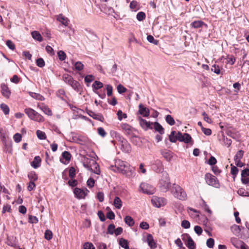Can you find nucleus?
I'll return each mask as SVG.
<instances>
[{
  "instance_id": "nucleus-26",
  "label": "nucleus",
  "mask_w": 249,
  "mask_h": 249,
  "mask_svg": "<svg viewBox=\"0 0 249 249\" xmlns=\"http://www.w3.org/2000/svg\"><path fill=\"white\" fill-rule=\"evenodd\" d=\"M111 135L112 137H114L115 138V139L117 140L118 142H119L120 143L122 142V141H123V140H125V139H124L120 134L118 133L116 131H111Z\"/></svg>"
},
{
  "instance_id": "nucleus-21",
  "label": "nucleus",
  "mask_w": 249,
  "mask_h": 249,
  "mask_svg": "<svg viewBox=\"0 0 249 249\" xmlns=\"http://www.w3.org/2000/svg\"><path fill=\"white\" fill-rule=\"evenodd\" d=\"M153 128L158 132L160 135L164 133V129L163 127L158 122H155L153 123Z\"/></svg>"
},
{
  "instance_id": "nucleus-58",
  "label": "nucleus",
  "mask_w": 249,
  "mask_h": 249,
  "mask_svg": "<svg viewBox=\"0 0 249 249\" xmlns=\"http://www.w3.org/2000/svg\"><path fill=\"white\" fill-rule=\"evenodd\" d=\"M211 70L212 71L217 74H219L220 72L219 67L216 65H213V66H212Z\"/></svg>"
},
{
  "instance_id": "nucleus-51",
  "label": "nucleus",
  "mask_w": 249,
  "mask_h": 249,
  "mask_svg": "<svg viewBox=\"0 0 249 249\" xmlns=\"http://www.w3.org/2000/svg\"><path fill=\"white\" fill-rule=\"evenodd\" d=\"M115 227L114 224H110L107 227V233L110 234H113L115 232Z\"/></svg>"
},
{
  "instance_id": "nucleus-40",
  "label": "nucleus",
  "mask_w": 249,
  "mask_h": 249,
  "mask_svg": "<svg viewBox=\"0 0 249 249\" xmlns=\"http://www.w3.org/2000/svg\"><path fill=\"white\" fill-rule=\"evenodd\" d=\"M165 120L170 125H173L175 123L174 118L170 115H167L166 116Z\"/></svg>"
},
{
  "instance_id": "nucleus-59",
  "label": "nucleus",
  "mask_w": 249,
  "mask_h": 249,
  "mask_svg": "<svg viewBox=\"0 0 249 249\" xmlns=\"http://www.w3.org/2000/svg\"><path fill=\"white\" fill-rule=\"evenodd\" d=\"M106 87L107 91V95L110 96L112 93V87L110 85H107Z\"/></svg>"
},
{
  "instance_id": "nucleus-53",
  "label": "nucleus",
  "mask_w": 249,
  "mask_h": 249,
  "mask_svg": "<svg viewBox=\"0 0 249 249\" xmlns=\"http://www.w3.org/2000/svg\"><path fill=\"white\" fill-rule=\"evenodd\" d=\"M117 91L120 94H122L126 91V89L121 84H119L117 87Z\"/></svg>"
},
{
  "instance_id": "nucleus-57",
  "label": "nucleus",
  "mask_w": 249,
  "mask_h": 249,
  "mask_svg": "<svg viewBox=\"0 0 249 249\" xmlns=\"http://www.w3.org/2000/svg\"><path fill=\"white\" fill-rule=\"evenodd\" d=\"M7 46L11 50H14L15 49L14 43L10 40H8L6 42Z\"/></svg>"
},
{
  "instance_id": "nucleus-2",
  "label": "nucleus",
  "mask_w": 249,
  "mask_h": 249,
  "mask_svg": "<svg viewBox=\"0 0 249 249\" xmlns=\"http://www.w3.org/2000/svg\"><path fill=\"white\" fill-rule=\"evenodd\" d=\"M171 193L175 197L181 200H185L187 195L184 190L178 185L173 184L171 189Z\"/></svg>"
},
{
  "instance_id": "nucleus-5",
  "label": "nucleus",
  "mask_w": 249,
  "mask_h": 249,
  "mask_svg": "<svg viewBox=\"0 0 249 249\" xmlns=\"http://www.w3.org/2000/svg\"><path fill=\"white\" fill-rule=\"evenodd\" d=\"M205 179L206 183L209 185L214 187L215 188H218L219 187V183L217 178L210 173H207L205 175Z\"/></svg>"
},
{
  "instance_id": "nucleus-22",
  "label": "nucleus",
  "mask_w": 249,
  "mask_h": 249,
  "mask_svg": "<svg viewBox=\"0 0 249 249\" xmlns=\"http://www.w3.org/2000/svg\"><path fill=\"white\" fill-rule=\"evenodd\" d=\"M187 212L189 214L194 218L199 217V212L191 207L187 208Z\"/></svg>"
},
{
  "instance_id": "nucleus-29",
  "label": "nucleus",
  "mask_w": 249,
  "mask_h": 249,
  "mask_svg": "<svg viewBox=\"0 0 249 249\" xmlns=\"http://www.w3.org/2000/svg\"><path fill=\"white\" fill-rule=\"evenodd\" d=\"M161 154L167 161H170L172 158V153L170 151H163Z\"/></svg>"
},
{
  "instance_id": "nucleus-12",
  "label": "nucleus",
  "mask_w": 249,
  "mask_h": 249,
  "mask_svg": "<svg viewBox=\"0 0 249 249\" xmlns=\"http://www.w3.org/2000/svg\"><path fill=\"white\" fill-rule=\"evenodd\" d=\"M138 120L140 125L144 130H147L148 129H153V123L148 122L146 120L142 119L141 117H139L138 118Z\"/></svg>"
},
{
  "instance_id": "nucleus-39",
  "label": "nucleus",
  "mask_w": 249,
  "mask_h": 249,
  "mask_svg": "<svg viewBox=\"0 0 249 249\" xmlns=\"http://www.w3.org/2000/svg\"><path fill=\"white\" fill-rule=\"evenodd\" d=\"M63 79L66 83L69 84L71 82L73 78L68 74H64L63 75Z\"/></svg>"
},
{
  "instance_id": "nucleus-37",
  "label": "nucleus",
  "mask_w": 249,
  "mask_h": 249,
  "mask_svg": "<svg viewBox=\"0 0 249 249\" xmlns=\"http://www.w3.org/2000/svg\"><path fill=\"white\" fill-rule=\"evenodd\" d=\"M90 171H91L93 172L94 173L99 175L100 171L99 169V166L97 163V166H96L94 164H91V170H89Z\"/></svg>"
},
{
  "instance_id": "nucleus-9",
  "label": "nucleus",
  "mask_w": 249,
  "mask_h": 249,
  "mask_svg": "<svg viewBox=\"0 0 249 249\" xmlns=\"http://www.w3.org/2000/svg\"><path fill=\"white\" fill-rule=\"evenodd\" d=\"M89 193V191L85 188L84 189H81L78 188H75L73 190V193L76 198L78 199H84L85 196Z\"/></svg>"
},
{
  "instance_id": "nucleus-43",
  "label": "nucleus",
  "mask_w": 249,
  "mask_h": 249,
  "mask_svg": "<svg viewBox=\"0 0 249 249\" xmlns=\"http://www.w3.org/2000/svg\"><path fill=\"white\" fill-rule=\"evenodd\" d=\"M62 157L66 160L67 163L70 160L71 158V155L70 152L68 151H64L62 154Z\"/></svg>"
},
{
  "instance_id": "nucleus-54",
  "label": "nucleus",
  "mask_w": 249,
  "mask_h": 249,
  "mask_svg": "<svg viewBox=\"0 0 249 249\" xmlns=\"http://www.w3.org/2000/svg\"><path fill=\"white\" fill-rule=\"evenodd\" d=\"M36 63L37 66L40 68H42L45 66V62L41 58H38L36 60Z\"/></svg>"
},
{
  "instance_id": "nucleus-42",
  "label": "nucleus",
  "mask_w": 249,
  "mask_h": 249,
  "mask_svg": "<svg viewBox=\"0 0 249 249\" xmlns=\"http://www.w3.org/2000/svg\"><path fill=\"white\" fill-rule=\"evenodd\" d=\"M36 135L39 139H40V140L46 139V134H45V132H44L41 130H37L36 132Z\"/></svg>"
},
{
  "instance_id": "nucleus-23",
  "label": "nucleus",
  "mask_w": 249,
  "mask_h": 249,
  "mask_svg": "<svg viewBox=\"0 0 249 249\" xmlns=\"http://www.w3.org/2000/svg\"><path fill=\"white\" fill-rule=\"evenodd\" d=\"M70 85L74 90L77 91H79L81 89L80 83L74 80L73 79L71 80V82L69 84Z\"/></svg>"
},
{
  "instance_id": "nucleus-6",
  "label": "nucleus",
  "mask_w": 249,
  "mask_h": 249,
  "mask_svg": "<svg viewBox=\"0 0 249 249\" xmlns=\"http://www.w3.org/2000/svg\"><path fill=\"white\" fill-rule=\"evenodd\" d=\"M142 192L148 195L153 194L156 191L155 188L152 185L147 183H142L140 185Z\"/></svg>"
},
{
  "instance_id": "nucleus-55",
  "label": "nucleus",
  "mask_w": 249,
  "mask_h": 249,
  "mask_svg": "<svg viewBox=\"0 0 249 249\" xmlns=\"http://www.w3.org/2000/svg\"><path fill=\"white\" fill-rule=\"evenodd\" d=\"M207 246L209 248H213L214 245V241L213 238H209L207 241Z\"/></svg>"
},
{
  "instance_id": "nucleus-47",
  "label": "nucleus",
  "mask_w": 249,
  "mask_h": 249,
  "mask_svg": "<svg viewBox=\"0 0 249 249\" xmlns=\"http://www.w3.org/2000/svg\"><path fill=\"white\" fill-rule=\"evenodd\" d=\"M183 140L182 142L185 143H188L191 142L192 138L191 136L188 133H184L183 134Z\"/></svg>"
},
{
  "instance_id": "nucleus-48",
  "label": "nucleus",
  "mask_w": 249,
  "mask_h": 249,
  "mask_svg": "<svg viewBox=\"0 0 249 249\" xmlns=\"http://www.w3.org/2000/svg\"><path fill=\"white\" fill-rule=\"evenodd\" d=\"M147 40L150 43L155 45H158L159 41L155 39L154 37L151 35H148L147 36Z\"/></svg>"
},
{
  "instance_id": "nucleus-46",
  "label": "nucleus",
  "mask_w": 249,
  "mask_h": 249,
  "mask_svg": "<svg viewBox=\"0 0 249 249\" xmlns=\"http://www.w3.org/2000/svg\"><path fill=\"white\" fill-rule=\"evenodd\" d=\"M117 116H118V119L121 121L123 118L125 119L127 118V115L126 113H124L122 112V110H119L117 112Z\"/></svg>"
},
{
  "instance_id": "nucleus-36",
  "label": "nucleus",
  "mask_w": 249,
  "mask_h": 249,
  "mask_svg": "<svg viewBox=\"0 0 249 249\" xmlns=\"http://www.w3.org/2000/svg\"><path fill=\"white\" fill-rule=\"evenodd\" d=\"M28 177L30 180V181H35L37 179V175L36 174L35 171L30 172L28 175Z\"/></svg>"
},
{
  "instance_id": "nucleus-24",
  "label": "nucleus",
  "mask_w": 249,
  "mask_h": 249,
  "mask_svg": "<svg viewBox=\"0 0 249 249\" xmlns=\"http://www.w3.org/2000/svg\"><path fill=\"white\" fill-rule=\"evenodd\" d=\"M113 205L117 209H120L121 208L122 206V202L119 197L116 196L115 197L113 201Z\"/></svg>"
},
{
  "instance_id": "nucleus-18",
  "label": "nucleus",
  "mask_w": 249,
  "mask_h": 249,
  "mask_svg": "<svg viewBox=\"0 0 249 249\" xmlns=\"http://www.w3.org/2000/svg\"><path fill=\"white\" fill-rule=\"evenodd\" d=\"M56 19L65 26H67L70 22V20L62 14H59L57 16Z\"/></svg>"
},
{
  "instance_id": "nucleus-34",
  "label": "nucleus",
  "mask_w": 249,
  "mask_h": 249,
  "mask_svg": "<svg viewBox=\"0 0 249 249\" xmlns=\"http://www.w3.org/2000/svg\"><path fill=\"white\" fill-rule=\"evenodd\" d=\"M204 23L201 20L195 21L191 24L192 27L194 28H199L202 26Z\"/></svg>"
},
{
  "instance_id": "nucleus-27",
  "label": "nucleus",
  "mask_w": 249,
  "mask_h": 249,
  "mask_svg": "<svg viewBox=\"0 0 249 249\" xmlns=\"http://www.w3.org/2000/svg\"><path fill=\"white\" fill-rule=\"evenodd\" d=\"M124 221L125 223L130 227L133 226L135 223L134 219L129 215H127L124 217Z\"/></svg>"
},
{
  "instance_id": "nucleus-64",
  "label": "nucleus",
  "mask_w": 249,
  "mask_h": 249,
  "mask_svg": "<svg viewBox=\"0 0 249 249\" xmlns=\"http://www.w3.org/2000/svg\"><path fill=\"white\" fill-rule=\"evenodd\" d=\"M84 249H95L92 243L87 242L84 245Z\"/></svg>"
},
{
  "instance_id": "nucleus-38",
  "label": "nucleus",
  "mask_w": 249,
  "mask_h": 249,
  "mask_svg": "<svg viewBox=\"0 0 249 249\" xmlns=\"http://www.w3.org/2000/svg\"><path fill=\"white\" fill-rule=\"evenodd\" d=\"M40 108L42 110V111L46 115L48 116L52 115V111L48 107L46 106H43L41 107H40Z\"/></svg>"
},
{
  "instance_id": "nucleus-49",
  "label": "nucleus",
  "mask_w": 249,
  "mask_h": 249,
  "mask_svg": "<svg viewBox=\"0 0 249 249\" xmlns=\"http://www.w3.org/2000/svg\"><path fill=\"white\" fill-rule=\"evenodd\" d=\"M145 14L143 12H139L137 15V19L139 21H142L145 18Z\"/></svg>"
},
{
  "instance_id": "nucleus-20",
  "label": "nucleus",
  "mask_w": 249,
  "mask_h": 249,
  "mask_svg": "<svg viewBox=\"0 0 249 249\" xmlns=\"http://www.w3.org/2000/svg\"><path fill=\"white\" fill-rule=\"evenodd\" d=\"M41 160L39 156H36L34 160L31 162V166L35 169L37 168L41 165Z\"/></svg>"
},
{
  "instance_id": "nucleus-31",
  "label": "nucleus",
  "mask_w": 249,
  "mask_h": 249,
  "mask_svg": "<svg viewBox=\"0 0 249 249\" xmlns=\"http://www.w3.org/2000/svg\"><path fill=\"white\" fill-rule=\"evenodd\" d=\"M57 97L60 98L62 100H65V98L66 97V95L65 94V91L63 89H60L58 90L56 93Z\"/></svg>"
},
{
  "instance_id": "nucleus-41",
  "label": "nucleus",
  "mask_w": 249,
  "mask_h": 249,
  "mask_svg": "<svg viewBox=\"0 0 249 249\" xmlns=\"http://www.w3.org/2000/svg\"><path fill=\"white\" fill-rule=\"evenodd\" d=\"M231 231L234 233H239L242 229V227L239 226L234 225L231 228Z\"/></svg>"
},
{
  "instance_id": "nucleus-28",
  "label": "nucleus",
  "mask_w": 249,
  "mask_h": 249,
  "mask_svg": "<svg viewBox=\"0 0 249 249\" xmlns=\"http://www.w3.org/2000/svg\"><path fill=\"white\" fill-rule=\"evenodd\" d=\"M31 35L34 39L36 40L39 42L42 41V37L38 32L34 31L32 32Z\"/></svg>"
},
{
  "instance_id": "nucleus-15",
  "label": "nucleus",
  "mask_w": 249,
  "mask_h": 249,
  "mask_svg": "<svg viewBox=\"0 0 249 249\" xmlns=\"http://www.w3.org/2000/svg\"><path fill=\"white\" fill-rule=\"evenodd\" d=\"M0 87L2 95L6 98H9L11 95V91L8 87L4 84H1Z\"/></svg>"
},
{
  "instance_id": "nucleus-45",
  "label": "nucleus",
  "mask_w": 249,
  "mask_h": 249,
  "mask_svg": "<svg viewBox=\"0 0 249 249\" xmlns=\"http://www.w3.org/2000/svg\"><path fill=\"white\" fill-rule=\"evenodd\" d=\"M0 108L5 115H7L9 113V108L7 105L5 104H1L0 105Z\"/></svg>"
},
{
  "instance_id": "nucleus-50",
  "label": "nucleus",
  "mask_w": 249,
  "mask_h": 249,
  "mask_svg": "<svg viewBox=\"0 0 249 249\" xmlns=\"http://www.w3.org/2000/svg\"><path fill=\"white\" fill-rule=\"evenodd\" d=\"M74 67L76 70L80 71L84 68V65L80 61L76 62L74 64Z\"/></svg>"
},
{
  "instance_id": "nucleus-14",
  "label": "nucleus",
  "mask_w": 249,
  "mask_h": 249,
  "mask_svg": "<svg viewBox=\"0 0 249 249\" xmlns=\"http://www.w3.org/2000/svg\"><path fill=\"white\" fill-rule=\"evenodd\" d=\"M121 144V148L123 151L129 153L131 150L130 144L128 142L126 139L122 141Z\"/></svg>"
},
{
  "instance_id": "nucleus-16",
  "label": "nucleus",
  "mask_w": 249,
  "mask_h": 249,
  "mask_svg": "<svg viewBox=\"0 0 249 249\" xmlns=\"http://www.w3.org/2000/svg\"><path fill=\"white\" fill-rule=\"evenodd\" d=\"M146 241L148 246L151 249H155L157 248L156 243L153 239L152 235L150 234H148L147 235Z\"/></svg>"
},
{
  "instance_id": "nucleus-17",
  "label": "nucleus",
  "mask_w": 249,
  "mask_h": 249,
  "mask_svg": "<svg viewBox=\"0 0 249 249\" xmlns=\"http://www.w3.org/2000/svg\"><path fill=\"white\" fill-rule=\"evenodd\" d=\"M139 112L140 114L145 117L149 116L150 112L148 108L144 107L142 104L139 105Z\"/></svg>"
},
{
  "instance_id": "nucleus-8",
  "label": "nucleus",
  "mask_w": 249,
  "mask_h": 249,
  "mask_svg": "<svg viewBox=\"0 0 249 249\" xmlns=\"http://www.w3.org/2000/svg\"><path fill=\"white\" fill-rule=\"evenodd\" d=\"M120 127L126 135L132 137L134 136L135 129L128 124H121L120 125Z\"/></svg>"
},
{
  "instance_id": "nucleus-4",
  "label": "nucleus",
  "mask_w": 249,
  "mask_h": 249,
  "mask_svg": "<svg viewBox=\"0 0 249 249\" xmlns=\"http://www.w3.org/2000/svg\"><path fill=\"white\" fill-rule=\"evenodd\" d=\"M25 113L32 120L41 122L44 121L43 117L38 112L31 108H26L24 110Z\"/></svg>"
},
{
  "instance_id": "nucleus-13",
  "label": "nucleus",
  "mask_w": 249,
  "mask_h": 249,
  "mask_svg": "<svg viewBox=\"0 0 249 249\" xmlns=\"http://www.w3.org/2000/svg\"><path fill=\"white\" fill-rule=\"evenodd\" d=\"M231 241L232 244L236 248L244 249L246 248V244L237 238H231Z\"/></svg>"
},
{
  "instance_id": "nucleus-33",
  "label": "nucleus",
  "mask_w": 249,
  "mask_h": 249,
  "mask_svg": "<svg viewBox=\"0 0 249 249\" xmlns=\"http://www.w3.org/2000/svg\"><path fill=\"white\" fill-rule=\"evenodd\" d=\"M29 94L31 97L36 100H38L39 101H43L44 100V97L40 94L30 92Z\"/></svg>"
},
{
  "instance_id": "nucleus-30",
  "label": "nucleus",
  "mask_w": 249,
  "mask_h": 249,
  "mask_svg": "<svg viewBox=\"0 0 249 249\" xmlns=\"http://www.w3.org/2000/svg\"><path fill=\"white\" fill-rule=\"evenodd\" d=\"M119 245L124 249H130L128 246V241L123 238L120 239Z\"/></svg>"
},
{
  "instance_id": "nucleus-44",
  "label": "nucleus",
  "mask_w": 249,
  "mask_h": 249,
  "mask_svg": "<svg viewBox=\"0 0 249 249\" xmlns=\"http://www.w3.org/2000/svg\"><path fill=\"white\" fill-rule=\"evenodd\" d=\"M44 237L47 240H51L53 237V233L50 230H46L44 233Z\"/></svg>"
},
{
  "instance_id": "nucleus-63",
  "label": "nucleus",
  "mask_w": 249,
  "mask_h": 249,
  "mask_svg": "<svg viewBox=\"0 0 249 249\" xmlns=\"http://www.w3.org/2000/svg\"><path fill=\"white\" fill-rule=\"evenodd\" d=\"M29 222L31 223H36L38 222V219L35 216L29 215Z\"/></svg>"
},
{
  "instance_id": "nucleus-52",
  "label": "nucleus",
  "mask_w": 249,
  "mask_h": 249,
  "mask_svg": "<svg viewBox=\"0 0 249 249\" xmlns=\"http://www.w3.org/2000/svg\"><path fill=\"white\" fill-rule=\"evenodd\" d=\"M57 54H58L59 59L61 61H63L65 59L66 55L64 51H58V52L57 53Z\"/></svg>"
},
{
  "instance_id": "nucleus-56",
  "label": "nucleus",
  "mask_w": 249,
  "mask_h": 249,
  "mask_svg": "<svg viewBox=\"0 0 249 249\" xmlns=\"http://www.w3.org/2000/svg\"><path fill=\"white\" fill-rule=\"evenodd\" d=\"M238 194L240 196H249V194L248 192H246L244 189H239L237 191Z\"/></svg>"
},
{
  "instance_id": "nucleus-1",
  "label": "nucleus",
  "mask_w": 249,
  "mask_h": 249,
  "mask_svg": "<svg viewBox=\"0 0 249 249\" xmlns=\"http://www.w3.org/2000/svg\"><path fill=\"white\" fill-rule=\"evenodd\" d=\"M110 168L115 172L117 171L125 175L129 178L132 177L134 174L133 168L131 167L128 163L119 159L115 160V166L111 165Z\"/></svg>"
},
{
  "instance_id": "nucleus-62",
  "label": "nucleus",
  "mask_w": 249,
  "mask_h": 249,
  "mask_svg": "<svg viewBox=\"0 0 249 249\" xmlns=\"http://www.w3.org/2000/svg\"><path fill=\"white\" fill-rule=\"evenodd\" d=\"M223 141L224 143L225 146H227L228 147H230L232 141L231 139H229L227 138H225L224 136L223 137Z\"/></svg>"
},
{
  "instance_id": "nucleus-61",
  "label": "nucleus",
  "mask_w": 249,
  "mask_h": 249,
  "mask_svg": "<svg viewBox=\"0 0 249 249\" xmlns=\"http://www.w3.org/2000/svg\"><path fill=\"white\" fill-rule=\"evenodd\" d=\"M140 227L143 230H147L149 228V225L148 223L142 221L140 223Z\"/></svg>"
},
{
  "instance_id": "nucleus-25",
  "label": "nucleus",
  "mask_w": 249,
  "mask_h": 249,
  "mask_svg": "<svg viewBox=\"0 0 249 249\" xmlns=\"http://www.w3.org/2000/svg\"><path fill=\"white\" fill-rule=\"evenodd\" d=\"M103 87V84L98 81H95L92 85V87L94 92H96L95 90H98Z\"/></svg>"
},
{
  "instance_id": "nucleus-60",
  "label": "nucleus",
  "mask_w": 249,
  "mask_h": 249,
  "mask_svg": "<svg viewBox=\"0 0 249 249\" xmlns=\"http://www.w3.org/2000/svg\"><path fill=\"white\" fill-rule=\"evenodd\" d=\"M202 115L203 116L204 120L207 122V123L211 124L212 123V121L211 119L208 116L207 113L205 112H203L202 114Z\"/></svg>"
},
{
  "instance_id": "nucleus-35",
  "label": "nucleus",
  "mask_w": 249,
  "mask_h": 249,
  "mask_svg": "<svg viewBox=\"0 0 249 249\" xmlns=\"http://www.w3.org/2000/svg\"><path fill=\"white\" fill-rule=\"evenodd\" d=\"M186 245L189 249H195L196 248L195 244L191 237L187 241Z\"/></svg>"
},
{
  "instance_id": "nucleus-19",
  "label": "nucleus",
  "mask_w": 249,
  "mask_h": 249,
  "mask_svg": "<svg viewBox=\"0 0 249 249\" xmlns=\"http://www.w3.org/2000/svg\"><path fill=\"white\" fill-rule=\"evenodd\" d=\"M88 113L90 117H92L93 119H96L97 120L103 122L104 120L103 115L100 113H95V112L91 110H89Z\"/></svg>"
},
{
  "instance_id": "nucleus-32",
  "label": "nucleus",
  "mask_w": 249,
  "mask_h": 249,
  "mask_svg": "<svg viewBox=\"0 0 249 249\" xmlns=\"http://www.w3.org/2000/svg\"><path fill=\"white\" fill-rule=\"evenodd\" d=\"M244 153V152L242 150H240L238 151L234 157V161L241 160L242 159L243 157Z\"/></svg>"
},
{
  "instance_id": "nucleus-10",
  "label": "nucleus",
  "mask_w": 249,
  "mask_h": 249,
  "mask_svg": "<svg viewBox=\"0 0 249 249\" xmlns=\"http://www.w3.org/2000/svg\"><path fill=\"white\" fill-rule=\"evenodd\" d=\"M83 165L85 168L88 170H91V164H95L97 166V162L94 160L88 158L86 156L83 157L82 159Z\"/></svg>"
},
{
  "instance_id": "nucleus-3",
  "label": "nucleus",
  "mask_w": 249,
  "mask_h": 249,
  "mask_svg": "<svg viewBox=\"0 0 249 249\" xmlns=\"http://www.w3.org/2000/svg\"><path fill=\"white\" fill-rule=\"evenodd\" d=\"M170 186V180L167 172H163L159 180V186L162 192H167Z\"/></svg>"
},
{
  "instance_id": "nucleus-7",
  "label": "nucleus",
  "mask_w": 249,
  "mask_h": 249,
  "mask_svg": "<svg viewBox=\"0 0 249 249\" xmlns=\"http://www.w3.org/2000/svg\"><path fill=\"white\" fill-rule=\"evenodd\" d=\"M152 169L154 172L157 173H161V175H162L163 172H166L164 171V167L162 162L159 160L154 161L152 164Z\"/></svg>"
},
{
  "instance_id": "nucleus-11",
  "label": "nucleus",
  "mask_w": 249,
  "mask_h": 249,
  "mask_svg": "<svg viewBox=\"0 0 249 249\" xmlns=\"http://www.w3.org/2000/svg\"><path fill=\"white\" fill-rule=\"evenodd\" d=\"M151 202L154 206L160 207L166 204V200L163 197H154L151 199Z\"/></svg>"
}]
</instances>
